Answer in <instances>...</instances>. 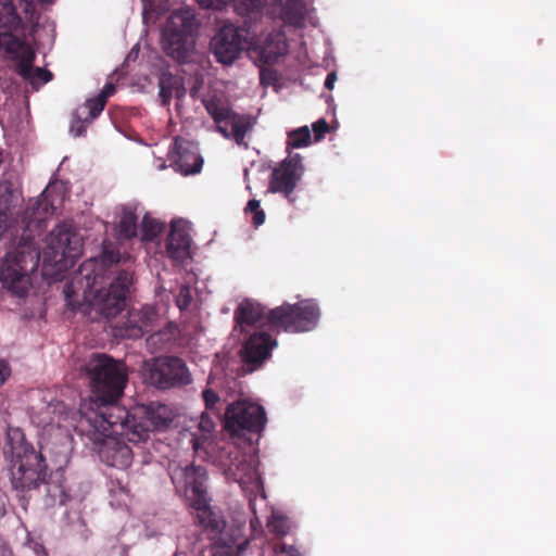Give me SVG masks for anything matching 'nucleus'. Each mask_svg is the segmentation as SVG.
Masks as SVG:
<instances>
[{"label":"nucleus","instance_id":"aec40b11","mask_svg":"<svg viewBox=\"0 0 556 556\" xmlns=\"http://www.w3.org/2000/svg\"><path fill=\"white\" fill-rule=\"evenodd\" d=\"M190 236L188 222L184 219L173 220L167 242L168 256L178 264H184L190 258Z\"/></svg>","mask_w":556,"mask_h":556},{"label":"nucleus","instance_id":"cd10ccee","mask_svg":"<svg viewBox=\"0 0 556 556\" xmlns=\"http://www.w3.org/2000/svg\"><path fill=\"white\" fill-rule=\"evenodd\" d=\"M176 336L177 327L173 324H168L164 329L151 333L147 338V345L151 352H159L163 350L167 343L174 340Z\"/></svg>","mask_w":556,"mask_h":556},{"label":"nucleus","instance_id":"6ab92c4d","mask_svg":"<svg viewBox=\"0 0 556 556\" xmlns=\"http://www.w3.org/2000/svg\"><path fill=\"white\" fill-rule=\"evenodd\" d=\"M251 41V48L256 51L264 63L273 64L288 52L286 35L281 29H274Z\"/></svg>","mask_w":556,"mask_h":556},{"label":"nucleus","instance_id":"0eeeda50","mask_svg":"<svg viewBox=\"0 0 556 556\" xmlns=\"http://www.w3.org/2000/svg\"><path fill=\"white\" fill-rule=\"evenodd\" d=\"M197 30L193 10L182 8L173 12L162 29V49L174 60L186 62L194 49Z\"/></svg>","mask_w":556,"mask_h":556},{"label":"nucleus","instance_id":"37998d69","mask_svg":"<svg viewBox=\"0 0 556 556\" xmlns=\"http://www.w3.org/2000/svg\"><path fill=\"white\" fill-rule=\"evenodd\" d=\"M85 129H84V126L83 125H79L78 127H75L74 125H72L71 127V132L75 136V137H79L84 134Z\"/></svg>","mask_w":556,"mask_h":556},{"label":"nucleus","instance_id":"c85d7f7f","mask_svg":"<svg viewBox=\"0 0 556 556\" xmlns=\"http://www.w3.org/2000/svg\"><path fill=\"white\" fill-rule=\"evenodd\" d=\"M45 504L48 507L64 505L68 500V495L66 494L64 486L58 482L50 481L45 483Z\"/></svg>","mask_w":556,"mask_h":556},{"label":"nucleus","instance_id":"b1692460","mask_svg":"<svg viewBox=\"0 0 556 556\" xmlns=\"http://www.w3.org/2000/svg\"><path fill=\"white\" fill-rule=\"evenodd\" d=\"M50 190L45 189L41 194L30 203L25 212L26 227H39L42 222L52 216L55 212L53 203L50 201Z\"/></svg>","mask_w":556,"mask_h":556},{"label":"nucleus","instance_id":"09e8293b","mask_svg":"<svg viewBox=\"0 0 556 556\" xmlns=\"http://www.w3.org/2000/svg\"><path fill=\"white\" fill-rule=\"evenodd\" d=\"M119 492H121L122 494H126V489H125L124 486H121V488H119Z\"/></svg>","mask_w":556,"mask_h":556},{"label":"nucleus","instance_id":"c9c22d12","mask_svg":"<svg viewBox=\"0 0 556 556\" xmlns=\"http://www.w3.org/2000/svg\"><path fill=\"white\" fill-rule=\"evenodd\" d=\"M202 396H203L206 408L210 410H215V406L219 402L218 394L215 391H213L212 389H205L202 392Z\"/></svg>","mask_w":556,"mask_h":556},{"label":"nucleus","instance_id":"473e14b6","mask_svg":"<svg viewBox=\"0 0 556 556\" xmlns=\"http://www.w3.org/2000/svg\"><path fill=\"white\" fill-rule=\"evenodd\" d=\"M162 229L163 225L160 222L153 219L148 214L143 216L141 225L142 240L149 241L154 239Z\"/></svg>","mask_w":556,"mask_h":556},{"label":"nucleus","instance_id":"e433bc0d","mask_svg":"<svg viewBox=\"0 0 556 556\" xmlns=\"http://www.w3.org/2000/svg\"><path fill=\"white\" fill-rule=\"evenodd\" d=\"M274 552L276 556H301L295 546L285 543L276 545Z\"/></svg>","mask_w":556,"mask_h":556},{"label":"nucleus","instance_id":"423d86ee","mask_svg":"<svg viewBox=\"0 0 556 556\" xmlns=\"http://www.w3.org/2000/svg\"><path fill=\"white\" fill-rule=\"evenodd\" d=\"M169 472L176 491L182 493L189 505L197 510L199 523L205 528H215L206 495V470L201 466L174 464L169 466Z\"/></svg>","mask_w":556,"mask_h":556},{"label":"nucleus","instance_id":"ea45409f","mask_svg":"<svg viewBox=\"0 0 556 556\" xmlns=\"http://www.w3.org/2000/svg\"><path fill=\"white\" fill-rule=\"evenodd\" d=\"M10 367L4 361H0V386L4 383V381L10 376Z\"/></svg>","mask_w":556,"mask_h":556},{"label":"nucleus","instance_id":"bb28decb","mask_svg":"<svg viewBox=\"0 0 556 556\" xmlns=\"http://www.w3.org/2000/svg\"><path fill=\"white\" fill-rule=\"evenodd\" d=\"M115 230L118 239H130L137 235V215L135 207L124 205L116 211Z\"/></svg>","mask_w":556,"mask_h":556},{"label":"nucleus","instance_id":"a19ab883","mask_svg":"<svg viewBox=\"0 0 556 556\" xmlns=\"http://www.w3.org/2000/svg\"><path fill=\"white\" fill-rule=\"evenodd\" d=\"M115 92V86L112 83H108L104 85L103 89L99 93L100 97H103V100L106 102L108 98L113 96Z\"/></svg>","mask_w":556,"mask_h":556},{"label":"nucleus","instance_id":"9d476101","mask_svg":"<svg viewBox=\"0 0 556 556\" xmlns=\"http://www.w3.org/2000/svg\"><path fill=\"white\" fill-rule=\"evenodd\" d=\"M23 29L10 34L2 33L0 35V50L4 51L10 58L17 61L16 71L35 88L48 83L52 78V74L41 67H34L35 59L34 49L21 39Z\"/></svg>","mask_w":556,"mask_h":556},{"label":"nucleus","instance_id":"49530a36","mask_svg":"<svg viewBox=\"0 0 556 556\" xmlns=\"http://www.w3.org/2000/svg\"><path fill=\"white\" fill-rule=\"evenodd\" d=\"M35 552H36L37 554H39V552L45 553L43 547H42L41 545H36V546H35Z\"/></svg>","mask_w":556,"mask_h":556},{"label":"nucleus","instance_id":"20e7f679","mask_svg":"<svg viewBox=\"0 0 556 556\" xmlns=\"http://www.w3.org/2000/svg\"><path fill=\"white\" fill-rule=\"evenodd\" d=\"M40 261L37 243L29 237L23 238L10 249L0 262V283L16 298H25L33 288V276Z\"/></svg>","mask_w":556,"mask_h":556},{"label":"nucleus","instance_id":"7c9ffc66","mask_svg":"<svg viewBox=\"0 0 556 556\" xmlns=\"http://www.w3.org/2000/svg\"><path fill=\"white\" fill-rule=\"evenodd\" d=\"M267 528L271 533L278 536H285L290 532L292 523L287 516L274 510L267 521Z\"/></svg>","mask_w":556,"mask_h":556},{"label":"nucleus","instance_id":"c03bdc74","mask_svg":"<svg viewBox=\"0 0 556 556\" xmlns=\"http://www.w3.org/2000/svg\"><path fill=\"white\" fill-rule=\"evenodd\" d=\"M190 96L192 98H199V87L198 86H193L191 89H190Z\"/></svg>","mask_w":556,"mask_h":556},{"label":"nucleus","instance_id":"2eb2a0df","mask_svg":"<svg viewBox=\"0 0 556 556\" xmlns=\"http://www.w3.org/2000/svg\"><path fill=\"white\" fill-rule=\"evenodd\" d=\"M266 424L264 408L249 401H237L227 407L225 414V427L236 434L242 430L258 432Z\"/></svg>","mask_w":556,"mask_h":556},{"label":"nucleus","instance_id":"7ed1b4c3","mask_svg":"<svg viewBox=\"0 0 556 556\" xmlns=\"http://www.w3.org/2000/svg\"><path fill=\"white\" fill-rule=\"evenodd\" d=\"M121 261L119 252L105 248L99 258L84 262L74 280L64 287V296L70 306L75 307L79 289L83 300L92 309L106 318L115 317L126 305V296L132 282V275L126 270L111 277L106 265Z\"/></svg>","mask_w":556,"mask_h":556},{"label":"nucleus","instance_id":"dca6fc26","mask_svg":"<svg viewBox=\"0 0 556 556\" xmlns=\"http://www.w3.org/2000/svg\"><path fill=\"white\" fill-rule=\"evenodd\" d=\"M304 173L302 157L300 154H289L280 165L274 169L269 184L271 192L283 193L287 198L291 195Z\"/></svg>","mask_w":556,"mask_h":556},{"label":"nucleus","instance_id":"f704fd0d","mask_svg":"<svg viewBox=\"0 0 556 556\" xmlns=\"http://www.w3.org/2000/svg\"><path fill=\"white\" fill-rule=\"evenodd\" d=\"M191 299L192 298H191L190 288L188 286H181L180 289H179V293L177 295V299H176L177 306L180 309H184V308L188 307V305L191 302Z\"/></svg>","mask_w":556,"mask_h":556},{"label":"nucleus","instance_id":"f8f14e48","mask_svg":"<svg viewBox=\"0 0 556 556\" xmlns=\"http://www.w3.org/2000/svg\"><path fill=\"white\" fill-rule=\"evenodd\" d=\"M219 458L228 481L239 483L245 491L262 490V479L252 456L243 454L236 446H228L220 452Z\"/></svg>","mask_w":556,"mask_h":556},{"label":"nucleus","instance_id":"9b49d317","mask_svg":"<svg viewBox=\"0 0 556 556\" xmlns=\"http://www.w3.org/2000/svg\"><path fill=\"white\" fill-rule=\"evenodd\" d=\"M142 375L147 383L159 389H169L191 382V375L185 362L174 356L146 361Z\"/></svg>","mask_w":556,"mask_h":556},{"label":"nucleus","instance_id":"4468645a","mask_svg":"<svg viewBox=\"0 0 556 556\" xmlns=\"http://www.w3.org/2000/svg\"><path fill=\"white\" fill-rule=\"evenodd\" d=\"M210 47L217 62L231 65L245 49L251 48V41L243 35V29L225 24L212 37Z\"/></svg>","mask_w":556,"mask_h":556},{"label":"nucleus","instance_id":"f3484780","mask_svg":"<svg viewBox=\"0 0 556 556\" xmlns=\"http://www.w3.org/2000/svg\"><path fill=\"white\" fill-rule=\"evenodd\" d=\"M168 160L169 166L185 176L200 173L203 166V159L197 143L181 138L175 139L168 152Z\"/></svg>","mask_w":556,"mask_h":556},{"label":"nucleus","instance_id":"412c9836","mask_svg":"<svg viewBox=\"0 0 556 556\" xmlns=\"http://www.w3.org/2000/svg\"><path fill=\"white\" fill-rule=\"evenodd\" d=\"M38 1L41 3L40 0ZM17 4L23 7L26 14L34 11V0H0V35L22 29V21L16 14Z\"/></svg>","mask_w":556,"mask_h":556},{"label":"nucleus","instance_id":"f03ea898","mask_svg":"<svg viewBox=\"0 0 556 556\" xmlns=\"http://www.w3.org/2000/svg\"><path fill=\"white\" fill-rule=\"evenodd\" d=\"M104 405H106V402L98 400L92 393L89 400L81 402L77 413L67 410L61 402H50L42 410L35 413L33 421L43 429L49 428L50 431L54 428L63 430L66 438H71V430H75L80 435H86L96 445L102 463L117 469H127L132 464L134 452L123 439H127L126 429L115 431L109 422L102 421L103 418L98 416L94 421L90 422L94 426L97 433L88 431L83 426L87 409L101 416Z\"/></svg>","mask_w":556,"mask_h":556},{"label":"nucleus","instance_id":"5701e85b","mask_svg":"<svg viewBox=\"0 0 556 556\" xmlns=\"http://www.w3.org/2000/svg\"><path fill=\"white\" fill-rule=\"evenodd\" d=\"M276 344V341H273L265 332L252 334L244 345V361L247 363H262L269 356Z\"/></svg>","mask_w":556,"mask_h":556},{"label":"nucleus","instance_id":"1a4fd4ad","mask_svg":"<svg viewBox=\"0 0 556 556\" xmlns=\"http://www.w3.org/2000/svg\"><path fill=\"white\" fill-rule=\"evenodd\" d=\"M208 115L216 123V129L227 139L237 144L244 143L245 135L253 127L250 116L239 115L230 109L228 100L222 93L210 92L201 98Z\"/></svg>","mask_w":556,"mask_h":556},{"label":"nucleus","instance_id":"39448f33","mask_svg":"<svg viewBox=\"0 0 556 556\" xmlns=\"http://www.w3.org/2000/svg\"><path fill=\"white\" fill-rule=\"evenodd\" d=\"M8 448L11 455L10 479L17 491H28L37 488L45 479L46 464L40 453L24 441L18 429L8 432Z\"/></svg>","mask_w":556,"mask_h":556},{"label":"nucleus","instance_id":"8fccbe9b","mask_svg":"<svg viewBox=\"0 0 556 556\" xmlns=\"http://www.w3.org/2000/svg\"><path fill=\"white\" fill-rule=\"evenodd\" d=\"M159 168L163 169V168H165V165L162 163V164L159 166Z\"/></svg>","mask_w":556,"mask_h":556},{"label":"nucleus","instance_id":"a211bd4d","mask_svg":"<svg viewBox=\"0 0 556 556\" xmlns=\"http://www.w3.org/2000/svg\"><path fill=\"white\" fill-rule=\"evenodd\" d=\"M156 321L154 308L144 306L140 309H131L128 312L125 320L114 326L113 332L115 337L138 339L144 333L152 331Z\"/></svg>","mask_w":556,"mask_h":556},{"label":"nucleus","instance_id":"79ce46f5","mask_svg":"<svg viewBox=\"0 0 556 556\" xmlns=\"http://www.w3.org/2000/svg\"><path fill=\"white\" fill-rule=\"evenodd\" d=\"M337 81V74L331 72L327 75L325 80V87L329 90L333 89L334 83Z\"/></svg>","mask_w":556,"mask_h":556},{"label":"nucleus","instance_id":"a878e982","mask_svg":"<svg viewBox=\"0 0 556 556\" xmlns=\"http://www.w3.org/2000/svg\"><path fill=\"white\" fill-rule=\"evenodd\" d=\"M18 202V195L7 184L0 185V237L11 226L12 210Z\"/></svg>","mask_w":556,"mask_h":556},{"label":"nucleus","instance_id":"393cba45","mask_svg":"<svg viewBox=\"0 0 556 556\" xmlns=\"http://www.w3.org/2000/svg\"><path fill=\"white\" fill-rule=\"evenodd\" d=\"M186 94V88L180 77L170 73H162L159 78V96L163 105H167L173 97L178 100Z\"/></svg>","mask_w":556,"mask_h":556},{"label":"nucleus","instance_id":"4c0bfd02","mask_svg":"<svg viewBox=\"0 0 556 556\" xmlns=\"http://www.w3.org/2000/svg\"><path fill=\"white\" fill-rule=\"evenodd\" d=\"M313 130L315 132V140L319 141L325 136V134L328 131L327 122L324 118L318 119L317 122H315L313 124Z\"/></svg>","mask_w":556,"mask_h":556},{"label":"nucleus","instance_id":"2f4dec72","mask_svg":"<svg viewBox=\"0 0 556 556\" xmlns=\"http://www.w3.org/2000/svg\"><path fill=\"white\" fill-rule=\"evenodd\" d=\"M105 101L103 100V97H100L99 94L96 98L88 99L83 108L78 110L79 115L84 114V110H88V116H85L84 119L87 122L93 121L97 116L100 115V113L103 111L105 106Z\"/></svg>","mask_w":556,"mask_h":556},{"label":"nucleus","instance_id":"58836bf2","mask_svg":"<svg viewBox=\"0 0 556 556\" xmlns=\"http://www.w3.org/2000/svg\"><path fill=\"white\" fill-rule=\"evenodd\" d=\"M200 428L204 432L211 433L214 429V422L206 415L203 414L200 421Z\"/></svg>","mask_w":556,"mask_h":556},{"label":"nucleus","instance_id":"4be33fe9","mask_svg":"<svg viewBox=\"0 0 556 556\" xmlns=\"http://www.w3.org/2000/svg\"><path fill=\"white\" fill-rule=\"evenodd\" d=\"M270 312L265 314L264 307L256 302L251 300H245L237 307L235 312V319L237 325L245 330V327L249 326H270L274 327V324L269 319Z\"/></svg>","mask_w":556,"mask_h":556},{"label":"nucleus","instance_id":"f257e3e1","mask_svg":"<svg viewBox=\"0 0 556 556\" xmlns=\"http://www.w3.org/2000/svg\"><path fill=\"white\" fill-rule=\"evenodd\" d=\"M91 393L100 401H105L102 421L109 422L115 431L125 430L127 440L132 443L147 442L151 431H164L169 428L176 417L175 409L162 403L139 405L128 412L115 404L123 395L127 382L126 367L122 362L114 361L105 354H92L85 365ZM83 426L88 431L97 433L90 422L97 419V414L86 410Z\"/></svg>","mask_w":556,"mask_h":556},{"label":"nucleus","instance_id":"6e6552de","mask_svg":"<svg viewBox=\"0 0 556 556\" xmlns=\"http://www.w3.org/2000/svg\"><path fill=\"white\" fill-rule=\"evenodd\" d=\"M83 253L81 236L67 223L58 225L47 237L43 267L51 266L59 275L72 267Z\"/></svg>","mask_w":556,"mask_h":556},{"label":"nucleus","instance_id":"72a5a7b5","mask_svg":"<svg viewBox=\"0 0 556 556\" xmlns=\"http://www.w3.org/2000/svg\"><path fill=\"white\" fill-rule=\"evenodd\" d=\"M247 212L253 213V224L258 227L264 224L265 222V213L263 210L260 208V201L257 200H250L245 207Z\"/></svg>","mask_w":556,"mask_h":556},{"label":"nucleus","instance_id":"ddd939ff","mask_svg":"<svg viewBox=\"0 0 556 556\" xmlns=\"http://www.w3.org/2000/svg\"><path fill=\"white\" fill-rule=\"evenodd\" d=\"M316 303L307 300L294 305L283 304L270 311V321L275 328L287 332H304L314 329L319 319Z\"/></svg>","mask_w":556,"mask_h":556},{"label":"nucleus","instance_id":"c756f323","mask_svg":"<svg viewBox=\"0 0 556 556\" xmlns=\"http://www.w3.org/2000/svg\"><path fill=\"white\" fill-rule=\"evenodd\" d=\"M311 142L312 135L308 127L302 126L288 132L287 150L305 148Z\"/></svg>","mask_w":556,"mask_h":556},{"label":"nucleus","instance_id":"a18cd8bd","mask_svg":"<svg viewBox=\"0 0 556 556\" xmlns=\"http://www.w3.org/2000/svg\"><path fill=\"white\" fill-rule=\"evenodd\" d=\"M257 525H260V520H258V518H257V517H255L254 519H252V520H251V526H252V527H255V526H257Z\"/></svg>","mask_w":556,"mask_h":556},{"label":"nucleus","instance_id":"de8ad7c7","mask_svg":"<svg viewBox=\"0 0 556 556\" xmlns=\"http://www.w3.org/2000/svg\"><path fill=\"white\" fill-rule=\"evenodd\" d=\"M43 3H53L55 0H40Z\"/></svg>","mask_w":556,"mask_h":556}]
</instances>
